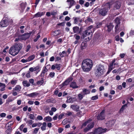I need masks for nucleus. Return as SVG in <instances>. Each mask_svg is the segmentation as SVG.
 <instances>
[{"label":"nucleus","instance_id":"nucleus-1","mask_svg":"<svg viewBox=\"0 0 134 134\" xmlns=\"http://www.w3.org/2000/svg\"><path fill=\"white\" fill-rule=\"evenodd\" d=\"M93 66L92 60L89 59H86L82 61L81 68L83 71L88 72L91 70Z\"/></svg>","mask_w":134,"mask_h":134},{"label":"nucleus","instance_id":"nucleus-2","mask_svg":"<svg viewBox=\"0 0 134 134\" xmlns=\"http://www.w3.org/2000/svg\"><path fill=\"white\" fill-rule=\"evenodd\" d=\"M95 70V74L96 76L97 77H99L102 75L105 71L104 66L101 64L97 65Z\"/></svg>","mask_w":134,"mask_h":134},{"label":"nucleus","instance_id":"nucleus-3","mask_svg":"<svg viewBox=\"0 0 134 134\" xmlns=\"http://www.w3.org/2000/svg\"><path fill=\"white\" fill-rule=\"evenodd\" d=\"M113 4L112 2H110L106 3L104 7L101 8L99 10V13L103 16H105L107 13L109 9L110 8V6Z\"/></svg>","mask_w":134,"mask_h":134},{"label":"nucleus","instance_id":"nucleus-4","mask_svg":"<svg viewBox=\"0 0 134 134\" xmlns=\"http://www.w3.org/2000/svg\"><path fill=\"white\" fill-rule=\"evenodd\" d=\"M107 129H103L99 127L94 130L93 132L88 133L87 134H101L102 133L106 132Z\"/></svg>","mask_w":134,"mask_h":134},{"label":"nucleus","instance_id":"nucleus-5","mask_svg":"<svg viewBox=\"0 0 134 134\" xmlns=\"http://www.w3.org/2000/svg\"><path fill=\"white\" fill-rule=\"evenodd\" d=\"M92 34L93 33L92 31L88 29L86 30L83 32L82 36L83 37V38L88 36V40H90L91 39L92 37Z\"/></svg>","mask_w":134,"mask_h":134},{"label":"nucleus","instance_id":"nucleus-6","mask_svg":"<svg viewBox=\"0 0 134 134\" xmlns=\"http://www.w3.org/2000/svg\"><path fill=\"white\" fill-rule=\"evenodd\" d=\"M10 20V19H7L3 20H2L0 23V24L2 27H5L8 25L9 24L12 22V21Z\"/></svg>","mask_w":134,"mask_h":134},{"label":"nucleus","instance_id":"nucleus-7","mask_svg":"<svg viewBox=\"0 0 134 134\" xmlns=\"http://www.w3.org/2000/svg\"><path fill=\"white\" fill-rule=\"evenodd\" d=\"M18 50V49H16L13 46L10 48L9 51V53L12 55L15 56L19 52Z\"/></svg>","mask_w":134,"mask_h":134},{"label":"nucleus","instance_id":"nucleus-8","mask_svg":"<svg viewBox=\"0 0 134 134\" xmlns=\"http://www.w3.org/2000/svg\"><path fill=\"white\" fill-rule=\"evenodd\" d=\"M31 34V32L25 33L24 34L20 35V37L22 40H25L29 38Z\"/></svg>","mask_w":134,"mask_h":134},{"label":"nucleus","instance_id":"nucleus-9","mask_svg":"<svg viewBox=\"0 0 134 134\" xmlns=\"http://www.w3.org/2000/svg\"><path fill=\"white\" fill-rule=\"evenodd\" d=\"M94 124L93 122L90 123L87 125V127L84 129V132H86L88 131L94 127Z\"/></svg>","mask_w":134,"mask_h":134},{"label":"nucleus","instance_id":"nucleus-10","mask_svg":"<svg viewBox=\"0 0 134 134\" xmlns=\"http://www.w3.org/2000/svg\"><path fill=\"white\" fill-rule=\"evenodd\" d=\"M13 46L17 49H18V51L19 52L22 48V44L20 43H16Z\"/></svg>","mask_w":134,"mask_h":134},{"label":"nucleus","instance_id":"nucleus-11","mask_svg":"<svg viewBox=\"0 0 134 134\" xmlns=\"http://www.w3.org/2000/svg\"><path fill=\"white\" fill-rule=\"evenodd\" d=\"M104 110H102L97 116V119L99 120H103L105 118Z\"/></svg>","mask_w":134,"mask_h":134},{"label":"nucleus","instance_id":"nucleus-12","mask_svg":"<svg viewBox=\"0 0 134 134\" xmlns=\"http://www.w3.org/2000/svg\"><path fill=\"white\" fill-rule=\"evenodd\" d=\"M105 26L107 27V31L108 32L111 31L114 26L112 23L108 24L106 25Z\"/></svg>","mask_w":134,"mask_h":134},{"label":"nucleus","instance_id":"nucleus-13","mask_svg":"<svg viewBox=\"0 0 134 134\" xmlns=\"http://www.w3.org/2000/svg\"><path fill=\"white\" fill-rule=\"evenodd\" d=\"M76 100V99L75 98H72L70 97L67 98L66 102L68 103H72Z\"/></svg>","mask_w":134,"mask_h":134},{"label":"nucleus","instance_id":"nucleus-14","mask_svg":"<svg viewBox=\"0 0 134 134\" xmlns=\"http://www.w3.org/2000/svg\"><path fill=\"white\" fill-rule=\"evenodd\" d=\"M45 12H38L34 16V17L38 18L43 15L45 14Z\"/></svg>","mask_w":134,"mask_h":134},{"label":"nucleus","instance_id":"nucleus-15","mask_svg":"<svg viewBox=\"0 0 134 134\" xmlns=\"http://www.w3.org/2000/svg\"><path fill=\"white\" fill-rule=\"evenodd\" d=\"M67 2L69 3V8H70L74 4L76 3L75 2L74 0H67Z\"/></svg>","mask_w":134,"mask_h":134},{"label":"nucleus","instance_id":"nucleus-16","mask_svg":"<svg viewBox=\"0 0 134 134\" xmlns=\"http://www.w3.org/2000/svg\"><path fill=\"white\" fill-rule=\"evenodd\" d=\"M38 93L37 92H33L31 93L27 94V96L31 97H33L37 96L38 95Z\"/></svg>","mask_w":134,"mask_h":134},{"label":"nucleus","instance_id":"nucleus-17","mask_svg":"<svg viewBox=\"0 0 134 134\" xmlns=\"http://www.w3.org/2000/svg\"><path fill=\"white\" fill-rule=\"evenodd\" d=\"M73 30L74 33H80V29L79 27L77 26H75L73 27Z\"/></svg>","mask_w":134,"mask_h":134},{"label":"nucleus","instance_id":"nucleus-18","mask_svg":"<svg viewBox=\"0 0 134 134\" xmlns=\"http://www.w3.org/2000/svg\"><path fill=\"white\" fill-rule=\"evenodd\" d=\"M70 86L73 88H77L79 87V86L77 85L76 82L74 81L71 83Z\"/></svg>","mask_w":134,"mask_h":134},{"label":"nucleus","instance_id":"nucleus-19","mask_svg":"<svg viewBox=\"0 0 134 134\" xmlns=\"http://www.w3.org/2000/svg\"><path fill=\"white\" fill-rule=\"evenodd\" d=\"M71 108L74 110H76V111H78L79 108V107L77 105H72L71 106Z\"/></svg>","mask_w":134,"mask_h":134},{"label":"nucleus","instance_id":"nucleus-20","mask_svg":"<svg viewBox=\"0 0 134 134\" xmlns=\"http://www.w3.org/2000/svg\"><path fill=\"white\" fill-rule=\"evenodd\" d=\"M39 67L38 66H36L34 68L31 67L29 69V70L31 72H33L34 71H36L38 70L39 69Z\"/></svg>","mask_w":134,"mask_h":134},{"label":"nucleus","instance_id":"nucleus-21","mask_svg":"<svg viewBox=\"0 0 134 134\" xmlns=\"http://www.w3.org/2000/svg\"><path fill=\"white\" fill-rule=\"evenodd\" d=\"M90 93V91L89 90L86 88H84L83 89L82 92H81V93H83L84 95L85 96V95L89 94Z\"/></svg>","mask_w":134,"mask_h":134},{"label":"nucleus","instance_id":"nucleus-22","mask_svg":"<svg viewBox=\"0 0 134 134\" xmlns=\"http://www.w3.org/2000/svg\"><path fill=\"white\" fill-rule=\"evenodd\" d=\"M52 120V118L49 116H48L45 117L44 119V121H47V122H51Z\"/></svg>","mask_w":134,"mask_h":134},{"label":"nucleus","instance_id":"nucleus-23","mask_svg":"<svg viewBox=\"0 0 134 134\" xmlns=\"http://www.w3.org/2000/svg\"><path fill=\"white\" fill-rule=\"evenodd\" d=\"M23 84L25 87H29L30 84L27 81H24L22 82Z\"/></svg>","mask_w":134,"mask_h":134},{"label":"nucleus","instance_id":"nucleus-24","mask_svg":"<svg viewBox=\"0 0 134 134\" xmlns=\"http://www.w3.org/2000/svg\"><path fill=\"white\" fill-rule=\"evenodd\" d=\"M91 121V119H89L87 121H86L82 124L81 128H82L83 127L85 126L87 124L90 123Z\"/></svg>","mask_w":134,"mask_h":134},{"label":"nucleus","instance_id":"nucleus-25","mask_svg":"<svg viewBox=\"0 0 134 134\" xmlns=\"http://www.w3.org/2000/svg\"><path fill=\"white\" fill-rule=\"evenodd\" d=\"M21 87L19 85H17L13 88L14 90L18 92L20 91L21 89Z\"/></svg>","mask_w":134,"mask_h":134},{"label":"nucleus","instance_id":"nucleus-26","mask_svg":"<svg viewBox=\"0 0 134 134\" xmlns=\"http://www.w3.org/2000/svg\"><path fill=\"white\" fill-rule=\"evenodd\" d=\"M115 123V121L114 120H111L108 121L107 124L109 125V127H111Z\"/></svg>","mask_w":134,"mask_h":134},{"label":"nucleus","instance_id":"nucleus-27","mask_svg":"<svg viewBox=\"0 0 134 134\" xmlns=\"http://www.w3.org/2000/svg\"><path fill=\"white\" fill-rule=\"evenodd\" d=\"M121 4L120 3H116L114 5V9H119L120 7Z\"/></svg>","mask_w":134,"mask_h":134},{"label":"nucleus","instance_id":"nucleus-28","mask_svg":"<svg viewBox=\"0 0 134 134\" xmlns=\"http://www.w3.org/2000/svg\"><path fill=\"white\" fill-rule=\"evenodd\" d=\"M42 124V125L41 127V129L42 131L45 130L46 129L47 124L46 122H44Z\"/></svg>","mask_w":134,"mask_h":134},{"label":"nucleus","instance_id":"nucleus-29","mask_svg":"<svg viewBox=\"0 0 134 134\" xmlns=\"http://www.w3.org/2000/svg\"><path fill=\"white\" fill-rule=\"evenodd\" d=\"M44 82L43 79L42 78L41 79V80L38 81L37 82V84L38 85H42Z\"/></svg>","mask_w":134,"mask_h":134},{"label":"nucleus","instance_id":"nucleus-30","mask_svg":"<svg viewBox=\"0 0 134 134\" xmlns=\"http://www.w3.org/2000/svg\"><path fill=\"white\" fill-rule=\"evenodd\" d=\"M69 83L68 82V81L66 80L64 82L60 85V86H61V87H62L68 85Z\"/></svg>","mask_w":134,"mask_h":134},{"label":"nucleus","instance_id":"nucleus-31","mask_svg":"<svg viewBox=\"0 0 134 134\" xmlns=\"http://www.w3.org/2000/svg\"><path fill=\"white\" fill-rule=\"evenodd\" d=\"M35 56L34 54L32 55L29 56L27 59L28 62L30 61L33 60L35 58Z\"/></svg>","mask_w":134,"mask_h":134},{"label":"nucleus","instance_id":"nucleus-32","mask_svg":"<svg viewBox=\"0 0 134 134\" xmlns=\"http://www.w3.org/2000/svg\"><path fill=\"white\" fill-rule=\"evenodd\" d=\"M48 69H47V68H46L44 67L43 68V70L41 74V76H44V74L47 71Z\"/></svg>","mask_w":134,"mask_h":134},{"label":"nucleus","instance_id":"nucleus-33","mask_svg":"<svg viewBox=\"0 0 134 134\" xmlns=\"http://www.w3.org/2000/svg\"><path fill=\"white\" fill-rule=\"evenodd\" d=\"M115 21L116 24H120V20L118 17L116 18L115 20Z\"/></svg>","mask_w":134,"mask_h":134},{"label":"nucleus","instance_id":"nucleus-34","mask_svg":"<svg viewBox=\"0 0 134 134\" xmlns=\"http://www.w3.org/2000/svg\"><path fill=\"white\" fill-rule=\"evenodd\" d=\"M84 96H85L83 94V93H81V92L78 95L79 98L80 100L82 99Z\"/></svg>","mask_w":134,"mask_h":134},{"label":"nucleus","instance_id":"nucleus-35","mask_svg":"<svg viewBox=\"0 0 134 134\" xmlns=\"http://www.w3.org/2000/svg\"><path fill=\"white\" fill-rule=\"evenodd\" d=\"M74 19V24H77L78 22V20H79V18H76V17H74L73 18Z\"/></svg>","mask_w":134,"mask_h":134},{"label":"nucleus","instance_id":"nucleus-36","mask_svg":"<svg viewBox=\"0 0 134 134\" xmlns=\"http://www.w3.org/2000/svg\"><path fill=\"white\" fill-rule=\"evenodd\" d=\"M66 53L65 51H63L62 53H60L59 54L62 57H63L66 54Z\"/></svg>","mask_w":134,"mask_h":134},{"label":"nucleus","instance_id":"nucleus-37","mask_svg":"<svg viewBox=\"0 0 134 134\" xmlns=\"http://www.w3.org/2000/svg\"><path fill=\"white\" fill-rule=\"evenodd\" d=\"M10 127L9 129L6 130L5 131V133L7 134H10L11 132V130L10 129Z\"/></svg>","mask_w":134,"mask_h":134},{"label":"nucleus","instance_id":"nucleus-38","mask_svg":"<svg viewBox=\"0 0 134 134\" xmlns=\"http://www.w3.org/2000/svg\"><path fill=\"white\" fill-rule=\"evenodd\" d=\"M127 104H125L124 105H123L121 107V108L120 109V111H123L124 110L125 107H127Z\"/></svg>","mask_w":134,"mask_h":134},{"label":"nucleus","instance_id":"nucleus-39","mask_svg":"<svg viewBox=\"0 0 134 134\" xmlns=\"http://www.w3.org/2000/svg\"><path fill=\"white\" fill-rule=\"evenodd\" d=\"M98 98V96L97 95L94 96H93L91 97V99L92 100H95L97 99Z\"/></svg>","mask_w":134,"mask_h":134},{"label":"nucleus","instance_id":"nucleus-40","mask_svg":"<svg viewBox=\"0 0 134 134\" xmlns=\"http://www.w3.org/2000/svg\"><path fill=\"white\" fill-rule=\"evenodd\" d=\"M65 115V113H63L60 114L58 116V119H61Z\"/></svg>","mask_w":134,"mask_h":134},{"label":"nucleus","instance_id":"nucleus-41","mask_svg":"<svg viewBox=\"0 0 134 134\" xmlns=\"http://www.w3.org/2000/svg\"><path fill=\"white\" fill-rule=\"evenodd\" d=\"M29 117L32 120H34L35 119V116L33 114H30L29 115Z\"/></svg>","mask_w":134,"mask_h":134},{"label":"nucleus","instance_id":"nucleus-42","mask_svg":"<svg viewBox=\"0 0 134 134\" xmlns=\"http://www.w3.org/2000/svg\"><path fill=\"white\" fill-rule=\"evenodd\" d=\"M17 82V81L15 80H12L11 81V83L12 85H15Z\"/></svg>","mask_w":134,"mask_h":134},{"label":"nucleus","instance_id":"nucleus-43","mask_svg":"<svg viewBox=\"0 0 134 134\" xmlns=\"http://www.w3.org/2000/svg\"><path fill=\"white\" fill-rule=\"evenodd\" d=\"M87 19L85 20V22L86 23H87L88 22H91L92 21V19L89 17L87 18Z\"/></svg>","mask_w":134,"mask_h":134},{"label":"nucleus","instance_id":"nucleus-44","mask_svg":"<svg viewBox=\"0 0 134 134\" xmlns=\"http://www.w3.org/2000/svg\"><path fill=\"white\" fill-rule=\"evenodd\" d=\"M33 122V121L32 120H29L26 121V123L30 125H31Z\"/></svg>","mask_w":134,"mask_h":134},{"label":"nucleus","instance_id":"nucleus-45","mask_svg":"<svg viewBox=\"0 0 134 134\" xmlns=\"http://www.w3.org/2000/svg\"><path fill=\"white\" fill-rule=\"evenodd\" d=\"M113 67L109 66L108 70L107 72L108 74L113 69Z\"/></svg>","mask_w":134,"mask_h":134},{"label":"nucleus","instance_id":"nucleus-46","mask_svg":"<svg viewBox=\"0 0 134 134\" xmlns=\"http://www.w3.org/2000/svg\"><path fill=\"white\" fill-rule=\"evenodd\" d=\"M55 68L58 70H59L60 69V64H57L55 65Z\"/></svg>","mask_w":134,"mask_h":134},{"label":"nucleus","instance_id":"nucleus-47","mask_svg":"<svg viewBox=\"0 0 134 134\" xmlns=\"http://www.w3.org/2000/svg\"><path fill=\"white\" fill-rule=\"evenodd\" d=\"M134 35V30H131L130 32V36H131Z\"/></svg>","mask_w":134,"mask_h":134},{"label":"nucleus","instance_id":"nucleus-48","mask_svg":"<svg viewBox=\"0 0 134 134\" xmlns=\"http://www.w3.org/2000/svg\"><path fill=\"white\" fill-rule=\"evenodd\" d=\"M120 24H116V25L115 27V31L116 32H117V31H118V27H119V25H120Z\"/></svg>","mask_w":134,"mask_h":134},{"label":"nucleus","instance_id":"nucleus-49","mask_svg":"<svg viewBox=\"0 0 134 134\" xmlns=\"http://www.w3.org/2000/svg\"><path fill=\"white\" fill-rule=\"evenodd\" d=\"M59 30H57V31H54L53 33V34H54L53 35H54V36H56V35H58L59 34V33H57V32H59Z\"/></svg>","mask_w":134,"mask_h":134},{"label":"nucleus","instance_id":"nucleus-50","mask_svg":"<svg viewBox=\"0 0 134 134\" xmlns=\"http://www.w3.org/2000/svg\"><path fill=\"white\" fill-rule=\"evenodd\" d=\"M21 7L23 9H24L26 7V5L24 3H21L20 4Z\"/></svg>","mask_w":134,"mask_h":134},{"label":"nucleus","instance_id":"nucleus-51","mask_svg":"<svg viewBox=\"0 0 134 134\" xmlns=\"http://www.w3.org/2000/svg\"><path fill=\"white\" fill-rule=\"evenodd\" d=\"M55 73L54 72H51L49 74V76L51 77H53L54 76Z\"/></svg>","mask_w":134,"mask_h":134},{"label":"nucleus","instance_id":"nucleus-52","mask_svg":"<svg viewBox=\"0 0 134 134\" xmlns=\"http://www.w3.org/2000/svg\"><path fill=\"white\" fill-rule=\"evenodd\" d=\"M31 48V46L30 45H29L27 46L26 48V52H27L29 51V49Z\"/></svg>","mask_w":134,"mask_h":134},{"label":"nucleus","instance_id":"nucleus-53","mask_svg":"<svg viewBox=\"0 0 134 134\" xmlns=\"http://www.w3.org/2000/svg\"><path fill=\"white\" fill-rule=\"evenodd\" d=\"M73 79V78L71 77H69L66 80L68 81V82L69 83L70 81H71Z\"/></svg>","mask_w":134,"mask_h":134},{"label":"nucleus","instance_id":"nucleus-54","mask_svg":"<svg viewBox=\"0 0 134 134\" xmlns=\"http://www.w3.org/2000/svg\"><path fill=\"white\" fill-rule=\"evenodd\" d=\"M102 23L100 22L98 24H97L96 26V27L97 28H99L100 26L102 25Z\"/></svg>","mask_w":134,"mask_h":134},{"label":"nucleus","instance_id":"nucleus-55","mask_svg":"<svg viewBox=\"0 0 134 134\" xmlns=\"http://www.w3.org/2000/svg\"><path fill=\"white\" fill-rule=\"evenodd\" d=\"M21 40V39L20 37V35H19L18 36V38H16L15 39L14 41L15 42H17Z\"/></svg>","mask_w":134,"mask_h":134},{"label":"nucleus","instance_id":"nucleus-56","mask_svg":"<svg viewBox=\"0 0 134 134\" xmlns=\"http://www.w3.org/2000/svg\"><path fill=\"white\" fill-rule=\"evenodd\" d=\"M39 129L35 128L33 131V132L35 133H36L38 131Z\"/></svg>","mask_w":134,"mask_h":134},{"label":"nucleus","instance_id":"nucleus-57","mask_svg":"<svg viewBox=\"0 0 134 134\" xmlns=\"http://www.w3.org/2000/svg\"><path fill=\"white\" fill-rule=\"evenodd\" d=\"M6 115V114L5 113H1L0 115V116L1 117H4Z\"/></svg>","mask_w":134,"mask_h":134},{"label":"nucleus","instance_id":"nucleus-58","mask_svg":"<svg viewBox=\"0 0 134 134\" xmlns=\"http://www.w3.org/2000/svg\"><path fill=\"white\" fill-rule=\"evenodd\" d=\"M76 36L75 38L76 40H78L80 39V37L78 35H74V36Z\"/></svg>","mask_w":134,"mask_h":134},{"label":"nucleus","instance_id":"nucleus-59","mask_svg":"<svg viewBox=\"0 0 134 134\" xmlns=\"http://www.w3.org/2000/svg\"><path fill=\"white\" fill-rule=\"evenodd\" d=\"M21 62L23 63H25L28 61L27 59V60H25L24 59H23L21 60Z\"/></svg>","mask_w":134,"mask_h":134},{"label":"nucleus","instance_id":"nucleus-60","mask_svg":"<svg viewBox=\"0 0 134 134\" xmlns=\"http://www.w3.org/2000/svg\"><path fill=\"white\" fill-rule=\"evenodd\" d=\"M37 118L38 120H41L43 119L42 116L40 115H38L37 116Z\"/></svg>","mask_w":134,"mask_h":134},{"label":"nucleus","instance_id":"nucleus-61","mask_svg":"<svg viewBox=\"0 0 134 134\" xmlns=\"http://www.w3.org/2000/svg\"><path fill=\"white\" fill-rule=\"evenodd\" d=\"M63 130V129L60 128L58 129V132L59 133H61Z\"/></svg>","mask_w":134,"mask_h":134},{"label":"nucleus","instance_id":"nucleus-62","mask_svg":"<svg viewBox=\"0 0 134 134\" xmlns=\"http://www.w3.org/2000/svg\"><path fill=\"white\" fill-rule=\"evenodd\" d=\"M58 116V114H57L55 116H54L53 118V120H56L57 119Z\"/></svg>","mask_w":134,"mask_h":134},{"label":"nucleus","instance_id":"nucleus-63","mask_svg":"<svg viewBox=\"0 0 134 134\" xmlns=\"http://www.w3.org/2000/svg\"><path fill=\"white\" fill-rule=\"evenodd\" d=\"M115 39L116 41H119V36L118 35L116 36L115 37Z\"/></svg>","mask_w":134,"mask_h":134},{"label":"nucleus","instance_id":"nucleus-64","mask_svg":"<svg viewBox=\"0 0 134 134\" xmlns=\"http://www.w3.org/2000/svg\"><path fill=\"white\" fill-rule=\"evenodd\" d=\"M125 55V54L124 53H122L120 55V56L121 58H123L124 57Z\"/></svg>","mask_w":134,"mask_h":134}]
</instances>
